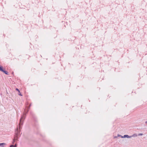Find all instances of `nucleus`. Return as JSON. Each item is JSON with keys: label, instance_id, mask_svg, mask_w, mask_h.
Instances as JSON below:
<instances>
[{"label": "nucleus", "instance_id": "20e7f679", "mask_svg": "<svg viewBox=\"0 0 147 147\" xmlns=\"http://www.w3.org/2000/svg\"><path fill=\"white\" fill-rule=\"evenodd\" d=\"M16 144H15V146L14 145H11L10 146V147H16Z\"/></svg>", "mask_w": 147, "mask_h": 147}, {"label": "nucleus", "instance_id": "0eeeda50", "mask_svg": "<svg viewBox=\"0 0 147 147\" xmlns=\"http://www.w3.org/2000/svg\"><path fill=\"white\" fill-rule=\"evenodd\" d=\"M127 136H128V135H125L124 136V137H127Z\"/></svg>", "mask_w": 147, "mask_h": 147}, {"label": "nucleus", "instance_id": "39448f33", "mask_svg": "<svg viewBox=\"0 0 147 147\" xmlns=\"http://www.w3.org/2000/svg\"><path fill=\"white\" fill-rule=\"evenodd\" d=\"M16 90L17 91H18V92L20 93V91L19 90L18 88H16Z\"/></svg>", "mask_w": 147, "mask_h": 147}, {"label": "nucleus", "instance_id": "6e6552de", "mask_svg": "<svg viewBox=\"0 0 147 147\" xmlns=\"http://www.w3.org/2000/svg\"><path fill=\"white\" fill-rule=\"evenodd\" d=\"M19 95L21 96H22V94H19Z\"/></svg>", "mask_w": 147, "mask_h": 147}, {"label": "nucleus", "instance_id": "423d86ee", "mask_svg": "<svg viewBox=\"0 0 147 147\" xmlns=\"http://www.w3.org/2000/svg\"><path fill=\"white\" fill-rule=\"evenodd\" d=\"M143 134H138V136H142V135Z\"/></svg>", "mask_w": 147, "mask_h": 147}, {"label": "nucleus", "instance_id": "f257e3e1", "mask_svg": "<svg viewBox=\"0 0 147 147\" xmlns=\"http://www.w3.org/2000/svg\"><path fill=\"white\" fill-rule=\"evenodd\" d=\"M28 102H27L26 103V105H28ZM31 106V104L30 103L29 107H28V106L26 105L25 107L23 115H22V117H21L20 120V122L19 123V131L18 130V128H17L15 131V135L13 140V144H14V142L17 140L18 137L20 134V129L22 128L21 125H22L23 123L24 120L25 118L26 114L28 113V112L29 111L30 108V107Z\"/></svg>", "mask_w": 147, "mask_h": 147}, {"label": "nucleus", "instance_id": "7ed1b4c3", "mask_svg": "<svg viewBox=\"0 0 147 147\" xmlns=\"http://www.w3.org/2000/svg\"><path fill=\"white\" fill-rule=\"evenodd\" d=\"M5 143H2L0 144V146H3L4 145H5Z\"/></svg>", "mask_w": 147, "mask_h": 147}, {"label": "nucleus", "instance_id": "f03ea898", "mask_svg": "<svg viewBox=\"0 0 147 147\" xmlns=\"http://www.w3.org/2000/svg\"><path fill=\"white\" fill-rule=\"evenodd\" d=\"M2 72H3L4 73H5V74L7 75L8 74V72L7 71H5L3 69V71H2Z\"/></svg>", "mask_w": 147, "mask_h": 147}]
</instances>
